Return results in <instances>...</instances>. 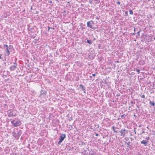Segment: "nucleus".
I'll return each mask as SVG.
<instances>
[{"label":"nucleus","mask_w":155,"mask_h":155,"mask_svg":"<svg viewBox=\"0 0 155 155\" xmlns=\"http://www.w3.org/2000/svg\"><path fill=\"white\" fill-rule=\"evenodd\" d=\"M125 129H121L119 131V132L121 134V136H122L123 137L125 136Z\"/></svg>","instance_id":"obj_8"},{"label":"nucleus","mask_w":155,"mask_h":155,"mask_svg":"<svg viewBox=\"0 0 155 155\" xmlns=\"http://www.w3.org/2000/svg\"><path fill=\"white\" fill-rule=\"evenodd\" d=\"M134 31H135V28H134Z\"/></svg>","instance_id":"obj_37"},{"label":"nucleus","mask_w":155,"mask_h":155,"mask_svg":"<svg viewBox=\"0 0 155 155\" xmlns=\"http://www.w3.org/2000/svg\"><path fill=\"white\" fill-rule=\"evenodd\" d=\"M137 35H140V31H138L137 33Z\"/></svg>","instance_id":"obj_24"},{"label":"nucleus","mask_w":155,"mask_h":155,"mask_svg":"<svg viewBox=\"0 0 155 155\" xmlns=\"http://www.w3.org/2000/svg\"><path fill=\"white\" fill-rule=\"evenodd\" d=\"M80 87L82 91H84V93H85V87L82 84H80L79 86Z\"/></svg>","instance_id":"obj_9"},{"label":"nucleus","mask_w":155,"mask_h":155,"mask_svg":"<svg viewBox=\"0 0 155 155\" xmlns=\"http://www.w3.org/2000/svg\"><path fill=\"white\" fill-rule=\"evenodd\" d=\"M5 51H6V53H7V55L8 56L10 54V52L8 50V48H6Z\"/></svg>","instance_id":"obj_11"},{"label":"nucleus","mask_w":155,"mask_h":155,"mask_svg":"<svg viewBox=\"0 0 155 155\" xmlns=\"http://www.w3.org/2000/svg\"><path fill=\"white\" fill-rule=\"evenodd\" d=\"M141 125H139V127H141Z\"/></svg>","instance_id":"obj_38"},{"label":"nucleus","mask_w":155,"mask_h":155,"mask_svg":"<svg viewBox=\"0 0 155 155\" xmlns=\"http://www.w3.org/2000/svg\"><path fill=\"white\" fill-rule=\"evenodd\" d=\"M4 46L5 47H6V48H8V45H4Z\"/></svg>","instance_id":"obj_21"},{"label":"nucleus","mask_w":155,"mask_h":155,"mask_svg":"<svg viewBox=\"0 0 155 155\" xmlns=\"http://www.w3.org/2000/svg\"><path fill=\"white\" fill-rule=\"evenodd\" d=\"M17 68V64L16 62L14 63V64L10 67V70L12 71L15 70Z\"/></svg>","instance_id":"obj_7"},{"label":"nucleus","mask_w":155,"mask_h":155,"mask_svg":"<svg viewBox=\"0 0 155 155\" xmlns=\"http://www.w3.org/2000/svg\"><path fill=\"white\" fill-rule=\"evenodd\" d=\"M141 97H142L143 98H145V96L144 95V94H143V95H142L141 96Z\"/></svg>","instance_id":"obj_22"},{"label":"nucleus","mask_w":155,"mask_h":155,"mask_svg":"<svg viewBox=\"0 0 155 155\" xmlns=\"http://www.w3.org/2000/svg\"><path fill=\"white\" fill-rule=\"evenodd\" d=\"M117 62H118V61H117Z\"/></svg>","instance_id":"obj_43"},{"label":"nucleus","mask_w":155,"mask_h":155,"mask_svg":"<svg viewBox=\"0 0 155 155\" xmlns=\"http://www.w3.org/2000/svg\"><path fill=\"white\" fill-rule=\"evenodd\" d=\"M48 31H49L50 29V28H51V29H52V28L50 27H49V26H48Z\"/></svg>","instance_id":"obj_23"},{"label":"nucleus","mask_w":155,"mask_h":155,"mask_svg":"<svg viewBox=\"0 0 155 155\" xmlns=\"http://www.w3.org/2000/svg\"><path fill=\"white\" fill-rule=\"evenodd\" d=\"M49 2L50 3H52V1H51V0H50L49 1Z\"/></svg>","instance_id":"obj_28"},{"label":"nucleus","mask_w":155,"mask_h":155,"mask_svg":"<svg viewBox=\"0 0 155 155\" xmlns=\"http://www.w3.org/2000/svg\"><path fill=\"white\" fill-rule=\"evenodd\" d=\"M129 12L130 14L131 15H132L133 13V12L131 10H129Z\"/></svg>","instance_id":"obj_16"},{"label":"nucleus","mask_w":155,"mask_h":155,"mask_svg":"<svg viewBox=\"0 0 155 155\" xmlns=\"http://www.w3.org/2000/svg\"><path fill=\"white\" fill-rule=\"evenodd\" d=\"M87 42L90 44H91L92 43V41L91 40H89L88 39H87Z\"/></svg>","instance_id":"obj_14"},{"label":"nucleus","mask_w":155,"mask_h":155,"mask_svg":"<svg viewBox=\"0 0 155 155\" xmlns=\"http://www.w3.org/2000/svg\"><path fill=\"white\" fill-rule=\"evenodd\" d=\"M13 136L15 138H19V137L21 134V131L20 130H18V129L14 130L12 132Z\"/></svg>","instance_id":"obj_1"},{"label":"nucleus","mask_w":155,"mask_h":155,"mask_svg":"<svg viewBox=\"0 0 155 155\" xmlns=\"http://www.w3.org/2000/svg\"><path fill=\"white\" fill-rule=\"evenodd\" d=\"M149 104L153 106H154L155 105L153 101H150Z\"/></svg>","instance_id":"obj_12"},{"label":"nucleus","mask_w":155,"mask_h":155,"mask_svg":"<svg viewBox=\"0 0 155 155\" xmlns=\"http://www.w3.org/2000/svg\"><path fill=\"white\" fill-rule=\"evenodd\" d=\"M66 137V135L64 134H61L59 137V141L58 142V144L59 145L63 141L64 139Z\"/></svg>","instance_id":"obj_4"},{"label":"nucleus","mask_w":155,"mask_h":155,"mask_svg":"<svg viewBox=\"0 0 155 155\" xmlns=\"http://www.w3.org/2000/svg\"><path fill=\"white\" fill-rule=\"evenodd\" d=\"M150 139V137H146V139H147V140H149Z\"/></svg>","instance_id":"obj_25"},{"label":"nucleus","mask_w":155,"mask_h":155,"mask_svg":"<svg viewBox=\"0 0 155 155\" xmlns=\"http://www.w3.org/2000/svg\"><path fill=\"white\" fill-rule=\"evenodd\" d=\"M143 38L145 39V38H144V37L143 36Z\"/></svg>","instance_id":"obj_36"},{"label":"nucleus","mask_w":155,"mask_h":155,"mask_svg":"<svg viewBox=\"0 0 155 155\" xmlns=\"http://www.w3.org/2000/svg\"><path fill=\"white\" fill-rule=\"evenodd\" d=\"M125 13H126V14H127V12H125Z\"/></svg>","instance_id":"obj_39"},{"label":"nucleus","mask_w":155,"mask_h":155,"mask_svg":"<svg viewBox=\"0 0 155 155\" xmlns=\"http://www.w3.org/2000/svg\"><path fill=\"white\" fill-rule=\"evenodd\" d=\"M136 71L137 72V74H138L140 72V70L139 69H137Z\"/></svg>","instance_id":"obj_17"},{"label":"nucleus","mask_w":155,"mask_h":155,"mask_svg":"<svg viewBox=\"0 0 155 155\" xmlns=\"http://www.w3.org/2000/svg\"><path fill=\"white\" fill-rule=\"evenodd\" d=\"M13 48L12 46V45H10L8 46V49H9V50L12 49Z\"/></svg>","instance_id":"obj_15"},{"label":"nucleus","mask_w":155,"mask_h":155,"mask_svg":"<svg viewBox=\"0 0 155 155\" xmlns=\"http://www.w3.org/2000/svg\"><path fill=\"white\" fill-rule=\"evenodd\" d=\"M129 143H130L129 142L128 143H127V144L128 145V146H129Z\"/></svg>","instance_id":"obj_33"},{"label":"nucleus","mask_w":155,"mask_h":155,"mask_svg":"<svg viewBox=\"0 0 155 155\" xmlns=\"http://www.w3.org/2000/svg\"><path fill=\"white\" fill-rule=\"evenodd\" d=\"M92 75L94 77L95 76V74H92Z\"/></svg>","instance_id":"obj_27"},{"label":"nucleus","mask_w":155,"mask_h":155,"mask_svg":"<svg viewBox=\"0 0 155 155\" xmlns=\"http://www.w3.org/2000/svg\"><path fill=\"white\" fill-rule=\"evenodd\" d=\"M147 128H148V127H147Z\"/></svg>","instance_id":"obj_41"},{"label":"nucleus","mask_w":155,"mask_h":155,"mask_svg":"<svg viewBox=\"0 0 155 155\" xmlns=\"http://www.w3.org/2000/svg\"><path fill=\"white\" fill-rule=\"evenodd\" d=\"M12 124L15 127H17L21 124L20 121L13 120L11 121Z\"/></svg>","instance_id":"obj_3"},{"label":"nucleus","mask_w":155,"mask_h":155,"mask_svg":"<svg viewBox=\"0 0 155 155\" xmlns=\"http://www.w3.org/2000/svg\"><path fill=\"white\" fill-rule=\"evenodd\" d=\"M117 3L119 5H120V2H119V1H118L117 2Z\"/></svg>","instance_id":"obj_20"},{"label":"nucleus","mask_w":155,"mask_h":155,"mask_svg":"<svg viewBox=\"0 0 155 155\" xmlns=\"http://www.w3.org/2000/svg\"><path fill=\"white\" fill-rule=\"evenodd\" d=\"M141 143L143 144H144L145 146H146L147 144V142L145 140H143L141 142Z\"/></svg>","instance_id":"obj_10"},{"label":"nucleus","mask_w":155,"mask_h":155,"mask_svg":"<svg viewBox=\"0 0 155 155\" xmlns=\"http://www.w3.org/2000/svg\"><path fill=\"white\" fill-rule=\"evenodd\" d=\"M134 134H136V130H134Z\"/></svg>","instance_id":"obj_29"},{"label":"nucleus","mask_w":155,"mask_h":155,"mask_svg":"<svg viewBox=\"0 0 155 155\" xmlns=\"http://www.w3.org/2000/svg\"><path fill=\"white\" fill-rule=\"evenodd\" d=\"M8 116L9 117H13L15 115L12 114V109H9L7 111Z\"/></svg>","instance_id":"obj_5"},{"label":"nucleus","mask_w":155,"mask_h":155,"mask_svg":"<svg viewBox=\"0 0 155 155\" xmlns=\"http://www.w3.org/2000/svg\"><path fill=\"white\" fill-rule=\"evenodd\" d=\"M100 16L99 17H98V16H97L96 18H95L96 19H97V20H98L99 18H100Z\"/></svg>","instance_id":"obj_19"},{"label":"nucleus","mask_w":155,"mask_h":155,"mask_svg":"<svg viewBox=\"0 0 155 155\" xmlns=\"http://www.w3.org/2000/svg\"><path fill=\"white\" fill-rule=\"evenodd\" d=\"M2 57H1V54H0V59H2Z\"/></svg>","instance_id":"obj_32"},{"label":"nucleus","mask_w":155,"mask_h":155,"mask_svg":"<svg viewBox=\"0 0 155 155\" xmlns=\"http://www.w3.org/2000/svg\"><path fill=\"white\" fill-rule=\"evenodd\" d=\"M154 39L155 40V37L154 38Z\"/></svg>","instance_id":"obj_40"},{"label":"nucleus","mask_w":155,"mask_h":155,"mask_svg":"<svg viewBox=\"0 0 155 155\" xmlns=\"http://www.w3.org/2000/svg\"><path fill=\"white\" fill-rule=\"evenodd\" d=\"M89 78H92V76H89Z\"/></svg>","instance_id":"obj_34"},{"label":"nucleus","mask_w":155,"mask_h":155,"mask_svg":"<svg viewBox=\"0 0 155 155\" xmlns=\"http://www.w3.org/2000/svg\"><path fill=\"white\" fill-rule=\"evenodd\" d=\"M47 92L46 91L41 90V91L40 96L41 97H45L46 95Z\"/></svg>","instance_id":"obj_6"},{"label":"nucleus","mask_w":155,"mask_h":155,"mask_svg":"<svg viewBox=\"0 0 155 155\" xmlns=\"http://www.w3.org/2000/svg\"><path fill=\"white\" fill-rule=\"evenodd\" d=\"M124 114H123V115H121V118L123 117H124Z\"/></svg>","instance_id":"obj_26"},{"label":"nucleus","mask_w":155,"mask_h":155,"mask_svg":"<svg viewBox=\"0 0 155 155\" xmlns=\"http://www.w3.org/2000/svg\"><path fill=\"white\" fill-rule=\"evenodd\" d=\"M95 135L96 136H97L98 135V134H96Z\"/></svg>","instance_id":"obj_30"},{"label":"nucleus","mask_w":155,"mask_h":155,"mask_svg":"<svg viewBox=\"0 0 155 155\" xmlns=\"http://www.w3.org/2000/svg\"><path fill=\"white\" fill-rule=\"evenodd\" d=\"M94 21L92 20H91L87 21V26L88 28H90L94 30L96 29V28L94 27Z\"/></svg>","instance_id":"obj_2"},{"label":"nucleus","mask_w":155,"mask_h":155,"mask_svg":"<svg viewBox=\"0 0 155 155\" xmlns=\"http://www.w3.org/2000/svg\"><path fill=\"white\" fill-rule=\"evenodd\" d=\"M115 127H114V126H112V129L114 131V132L116 133H117V132L116 130H115Z\"/></svg>","instance_id":"obj_13"},{"label":"nucleus","mask_w":155,"mask_h":155,"mask_svg":"<svg viewBox=\"0 0 155 155\" xmlns=\"http://www.w3.org/2000/svg\"><path fill=\"white\" fill-rule=\"evenodd\" d=\"M133 34H134V35H135V33H134Z\"/></svg>","instance_id":"obj_42"},{"label":"nucleus","mask_w":155,"mask_h":155,"mask_svg":"<svg viewBox=\"0 0 155 155\" xmlns=\"http://www.w3.org/2000/svg\"><path fill=\"white\" fill-rule=\"evenodd\" d=\"M142 130H143V131L140 134L141 135L142 134L145 133V131H144V129H143V128H142Z\"/></svg>","instance_id":"obj_18"},{"label":"nucleus","mask_w":155,"mask_h":155,"mask_svg":"<svg viewBox=\"0 0 155 155\" xmlns=\"http://www.w3.org/2000/svg\"><path fill=\"white\" fill-rule=\"evenodd\" d=\"M32 7H31V9L32 10Z\"/></svg>","instance_id":"obj_35"},{"label":"nucleus","mask_w":155,"mask_h":155,"mask_svg":"<svg viewBox=\"0 0 155 155\" xmlns=\"http://www.w3.org/2000/svg\"><path fill=\"white\" fill-rule=\"evenodd\" d=\"M90 155H96L94 154H92V153H91L90 154Z\"/></svg>","instance_id":"obj_31"}]
</instances>
